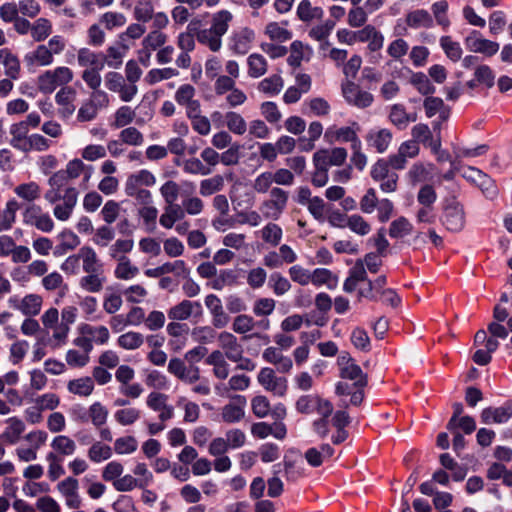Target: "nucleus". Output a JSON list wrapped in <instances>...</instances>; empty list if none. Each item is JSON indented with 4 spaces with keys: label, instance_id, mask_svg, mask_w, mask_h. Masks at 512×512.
Here are the masks:
<instances>
[{
    "label": "nucleus",
    "instance_id": "obj_1",
    "mask_svg": "<svg viewBox=\"0 0 512 512\" xmlns=\"http://www.w3.org/2000/svg\"><path fill=\"white\" fill-rule=\"evenodd\" d=\"M338 365L341 378L351 380L354 383L338 382L335 387L336 394L338 396L350 395V404L354 406L360 405L364 399V388L367 385L366 375L360 366L347 355H342L338 358Z\"/></svg>",
    "mask_w": 512,
    "mask_h": 512
},
{
    "label": "nucleus",
    "instance_id": "obj_2",
    "mask_svg": "<svg viewBox=\"0 0 512 512\" xmlns=\"http://www.w3.org/2000/svg\"><path fill=\"white\" fill-rule=\"evenodd\" d=\"M233 14L226 9L215 12L210 21L209 28L195 29L197 41L208 47L212 52H218L223 45L222 37L228 32Z\"/></svg>",
    "mask_w": 512,
    "mask_h": 512
},
{
    "label": "nucleus",
    "instance_id": "obj_3",
    "mask_svg": "<svg viewBox=\"0 0 512 512\" xmlns=\"http://www.w3.org/2000/svg\"><path fill=\"white\" fill-rule=\"evenodd\" d=\"M66 48V42L60 35L49 39L47 44H40L24 56V62L28 67L50 66L54 63V55L61 54Z\"/></svg>",
    "mask_w": 512,
    "mask_h": 512
},
{
    "label": "nucleus",
    "instance_id": "obj_4",
    "mask_svg": "<svg viewBox=\"0 0 512 512\" xmlns=\"http://www.w3.org/2000/svg\"><path fill=\"white\" fill-rule=\"evenodd\" d=\"M74 78L73 71L67 66H58L46 70L37 77L38 90L44 94L53 93L57 87H66Z\"/></svg>",
    "mask_w": 512,
    "mask_h": 512
},
{
    "label": "nucleus",
    "instance_id": "obj_5",
    "mask_svg": "<svg viewBox=\"0 0 512 512\" xmlns=\"http://www.w3.org/2000/svg\"><path fill=\"white\" fill-rule=\"evenodd\" d=\"M288 199L289 193L287 191L280 187H273L270 190L269 197L260 204L261 215L272 221L280 219L286 210Z\"/></svg>",
    "mask_w": 512,
    "mask_h": 512
},
{
    "label": "nucleus",
    "instance_id": "obj_6",
    "mask_svg": "<svg viewBox=\"0 0 512 512\" xmlns=\"http://www.w3.org/2000/svg\"><path fill=\"white\" fill-rule=\"evenodd\" d=\"M385 159H378L371 167V178L379 183L380 190L384 193H393L398 188V174L389 168Z\"/></svg>",
    "mask_w": 512,
    "mask_h": 512
},
{
    "label": "nucleus",
    "instance_id": "obj_7",
    "mask_svg": "<svg viewBox=\"0 0 512 512\" xmlns=\"http://www.w3.org/2000/svg\"><path fill=\"white\" fill-rule=\"evenodd\" d=\"M22 221L25 225L34 227L43 233H50L55 227L50 214L37 204H29L24 208Z\"/></svg>",
    "mask_w": 512,
    "mask_h": 512
},
{
    "label": "nucleus",
    "instance_id": "obj_8",
    "mask_svg": "<svg viewBox=\"0 0 512 512\" xmlns=\"http://www.w3.org/2000/svg\"><path fill=\"white\" fill-rule=\"evenodd\" d=\"M77 315L78 309L72 305L65 306L61 310V321L47 342L49 346L56 349L66 344L70 326L76 322Z\"/></svg>",
    "mask_w": 512,
    "mask_h": 512
},
{
    "label": "nucleus",
    "instance_id": "obj_9",
    "mask_svg": "<svg viewBox=\"0 0 512 512\" xmlns=\"http://www.w3.org/2000/svg\"><path fill=\"white\" fill-rule=\"evenodd\" d=\"M105 87L113 93H117L123 102H131L138 94L137 85H128L124 76L116 71H108L104 75Z\"/></svg>",
    "mask_w": 512,
    "mask_h": 512
},
{
    "label": "nucleus",
    "instance_id": "obj_10",
    "mask_svg": "<svg viewBox=\"0 0 512 512\" xmlns=\"http://www.w3.org/2000/svg\"><path fill=\"white\" fill-rule=\"evenodd\" d=\"M257 382L267 392L275 396L283 397L288 390V381L285 377L278 376L276 371L270 367H263L257 375Z\"/></svg>",
    "mask_w": 512,
    "mask_h": 512
},
{
    "label": "nucleus",
    "instance_id": "obj_11",
    "mask_svg": "<svg viewBox=\"0 0 512 512\" xmlns=\"http://www.w3.org/2000/svg\"><path fill=\"white\" fill-rule=\"evenodd\" d=\"M296 410L302 414L317 413L319 416H331L333 405L317 395L301 396L296 402Z\"/></svg>",
    "mask_w": 512,
    "mask_h": 512
},
{
    "label": "nucleus",
    "instance_id": "obj_12",
    "mask_svg": "<svg viewBox=\"0 0 512 512\" xmlns=\"http://www.w3.org/2000/svg\"><path fill=\"white\" fill-rule=\"evenodd\" d=\"M341 90L345 101L349 105L357 108H367L371 106L374 101V97L370 92L361 89L359 85L351 80L343 82Z\"/></svg>",
    "mask_w": 512,
    "mask_h": 512
},
{
    "label": "nucleus",
    "instance_id": "obj_13",
    "mask_svg": "<svg viewBox=\"0 0 512 512\" xmlns=\"http://www.w3.org/2000/svg\"><path fill=\"white\" fill-rule=\"evenodd\" d=\"M441 221L448 231L460 232L465 225L463 206L455 200L448 201L444 206Z\"/></svg>",
    "mask_w": 512,
    "mask_h": 512
},
{
    "label": "nucleus",
    "instance_id": "obj_14",
    "mask_svg": "<svg viewBox=\"0 0 512 512\" xmlns=\"http://www.w3.org/2000/svg\"><path fill=\"white\" fill-rule=\"evenodd\" d=\"M8 303L11 308L20 311L27 317L37 316L43 306V297L36 293H30L20 298L18 296L10 297Z\"/></svg>",
    "mask_w": 512,
    "mask_h": 512
},
{
    "label": "nucleus",
    "instance_id": "obj_15",
    "mask_svg": "<svg viewBox=\"0 0 512 512\" xmlns=\"http://www.w3.org/2000/svg\"><path fill=\"white\" fill-rule=\"evenodd\" d=\"M466 48L472 53H479L486 57L495 55L499 50V43L483 37V35L473 30L464 39Z\"/></svg>",
    "mask_w": 512,
    "mask_h": 512
},
{
    "label": "nucleus",
    "instance_id": "obj_16",
    "mask_svg": "<svg viewBox=\"0 0 512 512\" xmlns=\"http://www.w3.org/2000/svg\"><path fill=\"white\" fill-rule=\"evenodd\" d=\"M195 96L196 89L191 84H183L175 92V101L185 107L187 116H197L201 112L200 102Z\"/></svg>",
    "mask_w": 512,
    "mask_h": 512
},
{
    "label": "nucleus",
    "instance_id": "obj_17",
    "mask_svg": "<svg viewBox=\"0 0 512 512\" xmlns=\"http://www.w3.org/2000/svg\"><path fill=\"white\" fill-rule=\"evenodd\" d=\"M78 190L73 186L64 189L63 202L56 204L53 208V215L59 221H68L72 216L78 202Z\"/></svg>",
    "mask_w": 512,
    "mask_h": 512
},
{
    "label": "nucleus",
    "instance_id": "obj_18",
    "mask_svg": "<svg viewBox=\"0 0 512 512\" xmlns=\"http://www.w3.org/2000/svg\"><path fill=\"white\" fill-rule=\"evenodd\" d=\"M58 492L65 499V504L70 509H78L82 504V499L79 495V482L74 477H67L60 481L56 486Z\"/></svg>",
    "mask_w": 512,
    "mask_h": 512
},
{
    "label": "nucleus",
    "instance_id": "obj_19",
    "mask_svg": "<svg viewBox=\"0 0 512 512\" xmlns=\"http://www.w3.org/2000/svg\"><path fill=\"white\" fill-rule=\"evenodd\" d=\"M146 405L159 413L158 419L162 422H166L174 416V408L168 404V396L164 393L151 392L146 398Z\"/></svg>",
    "mask_w": 512,
    "mask_h": 512
},
{
    "label": "nucleus",
    "instance_id": "obj_20",
    "mask_svg": "<svg viewBox=\"0 0 512 512\" xmlns=\"http://www.w3.org/2000/svg\"><path fill=\"white\" fill-rule=\"evenodd\" d=\"M217 339L220 347L219 350L223 352L227 359L230 361H237L241 359V355L244 354V350L233 333L223 331L218 335Z\"/></svg>",
    "mask_w": 512,
    "mask_h": 512
},
{
    "label": "nucleus",
    "instance_id": "obj_21",
    "mask_svg": "<svg viewBox=\"0 0 512 512\" xmlns=\"http://www.w3.org/2000/svg\"><path fill=\"white\" fill-rule=\"evenodd\" d=\"M255 39V33L252 29L244 27L235 31L229 43L230 50L237 55H245L251 49Z\"/></svg>",
    "mask_w": 512,
    "mask_h": 512
},
{
    "label": "nucleus",
    "instance_id": "obj_22",
    "mask_svg": "<svg viewBox=\"0 0 512 512\" xmlns=\"http://www.w3.org/2000/svg\"><path fill=\"white\" fill-rule=\"evenodd\" d=\"M63 170L65 171L69 180H75L80 176H83L81 187L86 189L94 172V167L85 164L81 159L74 158L67 162L65 169Z\"/></svg>",
    "mask_w": 512,
    "mask_h": 512
},
{
    "label": "nucleus",
    "instance_id": "obj_23",
    "mask_svg": "<svg viewBox=\"0 0 512 512\" xmlns=\"http://www.w3.org/2000/svg\"><path fill=\"white\" fill-rule=\"evenodd\" d=\"M262 358L265 362L274 365L276 370L280 373H289L293 368L291 358L285 356L278 347H267L262 353Z\"/></svg>",
    "mask_w": 512,
    "mask_h": 512
},
{
    "label": "nucleus",
    "instance_id": "obj_24",
    "mask_svg": "<svg viewBox=\"0 0 512 512\" xmlns=\"http://www.w3.org/2000/svg\"><path fill=\"white\" fill-rule=\"evenodd\" d=\"M347 150L342 147L320 149L313 155V162H322L329 169L330 166H341L347 159Z\"/></svg>",
    "mask_w": 512,
    "mask_h": 512
},
{
    "label": "nucleus",
    "instance_id": "obj_25",
    "mask_svg": "<svg viewBox=\"0 0 512 512\" xmlns=\"http://www.w3.org/2000/svg\"><path fill=\"white\" fill-rule=\"evenodd\" d=\"M127 51L128 47L123 44L108 46L105 52H102L103 68L119 69L123 65Z\"/></svg>",
    "mask_w": 512,
    "mask_h": 512
},
{
    "label": "nucleus",
    "instance_id": "obj_26",
    "mask_svg": "<svg viewBox=\"0 0 512 512\" xmlns=\"http://www.w3.org/2000/svg\"><path fill=\"white\" fill-rule=\"evenodd\" d=\"M77 64L85 69H104L102 63V51H94L89 47H81L76 53Z\"/></svg>",
    "mask_w": 512,
    "mask_h": 512
},
{
    "label": "nucleus",
    "instance_id": "obj_27",
    "mask_svg": "<svg viewBox=\"0 0 512 512\" xmlns=\"http://www.w3.org/2000/svg\"><path fill=\"white\" fill-rule=\"evenodd\" d=\"M200 311L201 304L199 302L182 300L168 310V317L174 321H184L189 319L193 314L200 313Z\"/></svg>",
    "mask_w": 512,
    "mask_h": 512
},
{
    "label": "nucleus",
    "instance_id": "obj_28",
    "mask_svg": "<svg viewBox=\"0 0 512 512\" xmlns=\"http://www.w3.org/2000/svg\"><path fill=\"white\" fill-rule=\"evenodd\" d=\"M227 357L220 350H213L206 358L205 363L212 366V372L215 378L224 380L229 376L230 365Z\"/></svg>",
    "mask_w": 512,
    "mask_h": 512
},
{
    "label": "nucleus",
    "instance_id": "obj_29",
    "mask_svg": "<svg viewBox=\"0 0 512 512\" xmlns=\"http://www.w3.org/2000/svg\"><path fill=\"white\" fill-rule=\"evenodd\" d=\"M463 176L475 182L483 191L486 197L494 198L497 194V189L492 180L480 170L469 167L464 171Z\"/></svg>",
    "mask_w": 512,
    "mask_h": 512
},
{
    "label": "nucleus",
    "instance_id": "obj_30",
    "mask_svg": "<svg viewBox=\"0 0 512 512\" xmlns=\"http://www.w3.org/2000/svg\"><path fill=\"white\" fill-rule=\"evenodd\" d=\"M58 243L54 249V255L61 256L77 248L81 240L76 233L70 229H63L57 235Z\"/></svg>",
    "mask_w": 512,
    "mask_h": 512
},
{
    "label": "nucleus",
    "instance_id": "obj_31",
    "mask_svg": "<svg viewBox=\"0 0 512 512\" xmlns=\"http://www.w3.org/2000/svg\"><path fill=\"white\" fill-rule=\"evenodd\" d=\"M156 184V176L147 169L138 170L127 177L124 190L152 187Z\"/></svg>",
    "mask_w": 512,
    "mask_h": 512
},
{
    "label": "nucleus",
    "instance_id": "obj_32",
    "mask_svg": "<svg viewBox=\"0 0 512 512\" xmlns=\"http://www.w3.org/2000/svg\"><path fill=\"white\" fill-rule=\"evenodd\" d=\"M107 279L104 271L88 272L79 279V287L87 293H99L102 291Z\"/></svg>",
    "mask_w": 512,
    "mask_h": 512
},
{
    "label": "nucleus",
    "instance_id": "obj_33",
    "mask_svg": "<svg viewBox=\"0 0 512 512\" xmlns=\"http://www.w3.org/2000/svg\"><path fill=\"white\" fill-rule=\"evenodd\" d=\"M389 120L398 129L404 130L409 123L417 120V114L408 113L402 104H394L389 110Z\"/></svg>",
    "mask_w": 512,
    "mask_h": 512
},
{
    "label": "nucleus",
    "instance_id": "obj_34",
    "mask_svg": "<svg viewBox=\"0 0 512 512\" xmlns=\"http://www.w3.org/2000/svg\"><path fill=\"white\" fill-rule=\"evenodd\" d=\"M0 64L4 66L6 77L19 79L21 73L20 60L10 49H0Z\"/></svg>",
    "mask_w": 512,
    "mask_h": 512
},
{
    "label": "nucleus",
    "instance_id": "obj_35",
    "mask_svg": "<svg viewBox=\"0 0 512 512\" xmlns=\"http://www.w3.org/2000/svg\"><path fill=\"white\" fill-rule=\"evenodd\" d=\"M78 257L82 261V269L85 273L103 271V264L92 247H81L78 251Z\"/></svg>",
    "mask_w": 512,
    "mask_h": 512
},
{
    "label": "nucleus",
    "instance_id": "obj_36",
    "mask_svg": "<svg viewBox=\"0 0 512 512\" xmlns=\"http://www.w3.org/2000/svg\"><path fill=\"white\" fill-rule=\"evenodd\" d=\"M366 141L371 147L375 148L378 153H383L388 149L392 141V133L386 128L371 130L366 135Z\"/></svg>",
    "mask_w": 512,
    "mask_h": 512
},
{
    "label": "nucleus",
    "instance_id": "obj_37",
    "mask_svg": "<svg viewBox=\"0 0 512 512\" xmlns=\"http://www.w3.org/2000/svg\"><path fill=\"white\" fill-rule=\"evenodd\" d=\"M10 134V145L21 152L25 150V146L29 140V128L26 127V124H23L21 121L13 123L9 128Z\"/></svg>",
    "mask_w": 512,
    "mask_h": 512
},
{
    "label": "nucleus",
    "instance_id": "obj_38",
    "mask_svg": "<svg viewBox=\"0 0 512 512\" xmlns=\"http://www.w3.org/2000/svg\"><path fill=\"white\" fill-rule=\"evenodd\" d=\"M366 268L363 267V262L356 260L354 266L349 270V275L344 281L343 290L347 293H352L356 290L361 282H367Z\"/></svg>",
    "mask_w": 512,
    "mask_h": 512
},
{
    "label": "nucleus",
    "instance_id": "obj_39",
    "mask_svg": "<svg viewBox=\"0 0 512 512\" xmlns=\"http://www.w3.org/2000/svg\"><path fill=\"white\" fill-rule=\"evenodd\" d=\"M512 417V409L509 405L501 407H488L481 412V421L485 424L505 423Z\"/></svg>",
    "mask_w": 512,
    "mask_h": 512
},
{
    "label": "nucleus",
    "instance_id": "obj_40",
    "mask_svg": "<svg viewBox=\"0 0 512 512\" xmlns=\"http://www.w3.org/2000/svg\"><path fill=\"white\" fill-rule=\"evenodd\" d=\"M296 15L300 21L310 23L322 19L324 11L319 6H313L310 0H301L297 5Z\"/></svg>",
    "mask_w": 512,
    "mask_h": 512
},
{
    "label": "nucleus",
    "instance_id": "obj_41",
    "mask_svg": "<svg viewBox=\"0 0 512 512\" xmlns=\"http://www.w3.org/2000/svg\"><path fill=\"white\" fill-rule=\"evenodd\" d=\"M289 52L287 63L291 67L297 68L301 65L303 60L310 58L311 48L303 42L295 40L290 44Z\"/></svg>",
    "mask_w": 512,
    "mask_h": 512
},
{
    "label": "nucleus",
    "instance_id": "obj_42",
    "mask_svg": "<svg viewBox=\"0 0 512 512\" xmlns=\"http://www.w3.org/2000/svg\"><path fill=\"white\" fill-rule=\"evenodd\" d=\"M7 427L1 434V439L9 444H15L19 441L25 430V423L18 417H11L6 420Z\"/></svg>",
    "mask_w": 512,
    "mask_h": 512
},
{
    "label": "nucleus",
    "instance_id": "obj_43",
    "mask_svg": "<svg viewBox=\"0 0 512 512\" xmlns=\"http://www.w3.org/2000/svg\"><path fill=\"white\" fill-rule=\"evenodd\" d=\"M287 22H269L264 29V34L273 42L283 43L292 38V32L286 28Z\"/></svg>",
    "mask_w": 512,
    "mask_h": 512
},
{
    "label": "nucleus",
    "instance_id": "obj_44",
    "mask_svg": "<svg viewBox=\"0 0 512 512\" xmlns=\"http://www.w3.org/2000/svg\"><path fill=\"white\" fill-rule=\"evenodd\" d=\"M334 449L329 444H322L320 448H309L305 452V459L312 467H319L325 460L332 457Z\"/></svg>",
    "mask_w": 512,
    "mask_h": 512
},
{
    "label": "nucleus",
    "instance_id": "obj_45",
    "mask_svg": "<svg viewBox=\"0 0 512 512\" xmlns=\"http://www.w3.org/2000/svg\"><path fill=\"white\" fill-rule=\"evenodd\" d=\"M94 388V381L88 376L73 379L67 383V390L80 397L90 396L93 393Z\"/></svg>",
    "mask_w": 512,
    "mask_h": 512
},
{
    "label": "nucleus",
    "instance_id": "obj_46",
    "mask_svg": "<svg viewBox=\"0 0 512 512\" xmlns=\"http://www.w3.org/2000/svg\"><path fill=\"white\" fill-rule=\"evenodd\" d=\"M247 73L251 78H260L268 71V62L266 58L259 53H252L247 58Z\"/></svg>",
    "mask_w": 512,
    "mask_h": 512
},
{
    "label": "nucleus",
    "instance_id": "obj_47",
    "mask_svg": "<svg viewBox=\"0 0 512 512\" xmlns=\"http://www.w3.org/2000/svg\"><path fill=\"white\" fill-rule=\"evenodd\" d=\"M184 211L178 204H166L164 212L159 218V223L166 229H171L175 223L184 218Z\"/></svg>",
    "mask_w": 512,
    "mask_h": 512
},
{
    "label": "nucleus",
    "instance_id": "obj_48",
    "mask_svg": "<svg viewBox=\"0 0 512 512\" xmlns=\"http://www.w3.org/2000/svg\"><path fill=\"white\" fill-rule=\"evenodd\" d=\"M237 399L242 403L240 405L236 403H228L221 409V418L225 423H236L244 417V404L245 399L242 396H237Z\"/></svg>",
    "mask_w": 512,
    "mask_h": 512
},
{
    "label": "nucleus",
    "instance_id": "obj_49",
    "mask_svg": "<svg viewBox=\"0 0 512 512\" xmlns=\"http://www.w3.org/2000/svg\"><path fill=\"white\" fill-rule=\"evenodd\" d=\"M139 272V268L132 263L130 258H120L117 260L114 276L118 280L128 281L135 278Z\"/></svg>",
    "mask_w": 512,
    "mask_h": 512
},
{
    "label": "nucleus",
    "instance_id": "obj_50",
    "mask_svg": "<svg viewBox=\"0 0 512 512\" xmlns=\"http://www.w3.org/2000/svg\"><path fill=\"white\" fill-rule=\"evenodd\" d=\"M14 193L21 199L34 204L41 196V187L34 181L26 182L17 185L14 188Z\"/></svg>",
    "mask_w": 512,
    "mask_h": 512
},
{
    "label": "nucleus",
    "instance_id": "obj_51",
    "mask_svg": "<svg viewBox=\"0 0 512 512\" xmlns=\"http://www.w3.org/2000/svg\"><path fill=\"white\" fill-rule=\"evenodd\" d=\"M225 179L222 175L216 174L210 178H206L200 181L199 193L203 197L211 196L224 189Z\"/></svg>",
    "mask_w": 512,
    "mask_h": 512
},
{
    "label": "nucleus",
    "instance_id": "obj_52",
    "mask_svg": "<svg viewBox=\"0 0 512 512\" xmlns=\"http://www.w3.org/2000/svg\"><path fill=\"white\" fill-rule=\"evenodd\" d=\"M88 414L89 423L95 428H101L107 423L109 410L101 402L95 401L88 407Z\"/></svg>",
    "mask_w": 512,
    "mask_h": 512
},
{
    "label": "nucleus",
    "instance_id": "obj_53",
    "mask_svg": "<svg viewBox=\"0 0 512 512\" xmlns=\"http://www.w3.org/2000/svg\"><path fill=\"white\" fill-rule=\"evenodd\" d=\"M406 24L414 29L421 27L431 28L433 26V19L428 11L417 9L407 14Z\"/></svg>",
    "mask_w": 512,
    "mask_h": 512
},
{
    "label": "nucleus",
    "instance_id": "obj_54",
    "mask_svg": "<svg viewBox=\"0 0 512 512\" xmlns=\"http://www.w3.org/2000/svg\"><path fill=\"white\" fill-rule=\"evenodd\" d=\"M144 341V335L136 331H128L117 338L118 346L129 351L139 349L144 344Z\"/></svg>",
    "mask_w": 512,
    "mask_h": 512
},
{
    "label": "nucleus",
    "instance_id": "obj_55",
    "mask_svg": "<svg viewBox=\"0 0 512 512\" xmlns=\"http://www.w3.org/2000/svg\"><path fill=\"white\" fill-rule=\"evenodd\" d=\"M133 239L118 238L109 246L108 255L113 260H120V258H127L126 254L133 250Z\"/></svg>",
    "mask_w": 512,
    "mask_h": 512
},
{
    "label": "nucleus",
    "instance_id": "obj_56",
    "mask_svg": "<svg viewBox=\"0 0 512 512\" xmlns=\"http://www.w3.org/2000/svg\"><path fill=\"white\" fill-rule=\"evenodd\" d=\"M81 334L88 336L92 343L96 344H105L108 342L110 338V333L107 327L105 326H91L88 324H84L80 328Z\"/></svg>",
    "mask_w": 512,
    "mask_h": 512
},
{
    "label": "nucleus",
    "instance_id": "obj_57",
    "mask_svg": "<svg viewBox=\"0 0 512 512\" xmlns=\"http://www.w3.org/2000/svg\"><path fill=\"white\" fill-rule=\"evenodd\" d=\"M259 233L262 240L272 247L278 246L283 237L282 228L273 222L267 223Z\"/></svg>",
    "mask_w": 512,
    "mask_h": 512
},
{
    "label": "nucleus",
    "instance_id": "obj_58",
    "mask_svg": "<svg viewBox=\"0 0 512 512\" xmlns=\"http://www.w3.org/2000/svg\"><path fill=\"white\" fill-rule=\"evenodd\" d=\"M19 204L15 199H11L6 203L5 209L1 212L0 232L10 230L15 221Z\"/></svg>",
    "mask_w": 512,
    "mask_h": 512
},
{
    "label": "nucleus",
    "instance_id": "obj_59",
    "mask_svg": "<svg viewBox=\"0 0 512 512\" xmlns=\"http://www.w3.org/2000/svg\"><path fill=\"white\" fill-rule=\"evenodd\" d=\"M52 449L62 456H71L76 452L75 441L66 435H58L51 442Z\"/></svg>",
    "mask_w": 512,
    "mask_h": 512
},
{
    "label": "nucleus",
    "instance_id": "obj_60",
    "mask_svg": "<svg viewBox=\"0 0 512 512\" xmlns=\"http://www.w3.org/2000/svg\"><path fill=\"white\" fill-rule=\"evenodd\" d=\"M284 86V81L280 75L274 74L264 78L258 83V90L266 95H277Z\"/></svg>",
    "mask_w": 512,
    "mask_h": 512
},
{
    "label": "nucleus",
    "instance_id": "obj_61",
    "mask_svg": "<svg viewBox=\"0 0 512 512\" xmlns=\"http://www.w3.org/2000/svg\"><path fill=\"white\" fill-rule=\"evenodd\" d=\"M440 46L445 55L453 62H457L462 58L463 49L459 42L454 41L450 36H442L440 38Z\"/></svg>",
    "mask_w": 512,
    "mask_h": 512
},
{
    "label": "nucleus",
    "instance_id": "obj_62",
    "mask_svg": "<svg viewBox=\"0 0 512 512\" xmlns=\"http://www.w3.org/2000/svg\"><path fill=\"white\" fill-rule=\"evenodd\" d=\"M226 127L236 135H243L247 131L245 119L237 112L229 111L224 116Z\"/></svg>",
    "mask_w": 512,
    "mask_h": 512
},
{
    "label": "nucleus",
    "instance_id": "obj_63",
    "mask_svg": "<svg viewBox=\"0 0 512 512\" xmlns=\"http://www.w3.org/2000/svg\"><path fill=\"white\" fill-rule=\"evenodd\" d=\"M87 455L91 462L100 463L111 458L112 448L101 441H96L88 449Z\"/></svg>",
    "mask_w": 512,
    "mask_h": 512
},
{
    "label": "nucleus",
    "instance_id": "obj_64",
    "mask_svg": "<svg viewBox=\"0 0 512 512\" xmlns=\"http://www.w3.org/2000/svg\"><path fill=\"white\" fill-rule=\"evenodd\" d=\"M52 33V23L47 18H38L32 23L31 37L41 42L46 40Z\"/></svg>",
    "mask_w": 512,
    "mask_h": 512
}]
</instances>
